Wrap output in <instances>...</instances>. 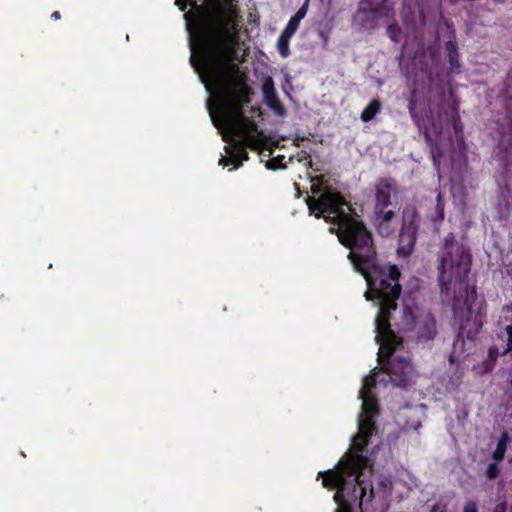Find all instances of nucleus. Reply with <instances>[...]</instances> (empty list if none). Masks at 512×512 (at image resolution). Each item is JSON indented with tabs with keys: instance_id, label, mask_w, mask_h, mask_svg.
Segmentation results:
<instances>
[{
	"instance_id": "obj_21",
	"label": "nucleus",
	"mask_w": 512,
	"mask_h": 512,
	"mask_svg": "<svg viewBox=\"0 0 512 512\" xmlns=\"http://www.w3.org/2000/svg\"><path fill=\"white\" fill-rule=\"evenodd\" d=\"M506 333L508 336L506 353H511L512 356V325L506 327Z\"/></svg>"
},
{
	"instance_id": "obj_7",
	"label": "nucleus",
	"mask_w": 512,
	"mask_h": 512,
	"mask_svg": "<svg viewBox=\"0 0 512 512\" xmlns=\"http://www.w3.org/2000/svg\"><path fill=\"white\" fill-rule=\"evenodd\" d=\"M416 212L413 208H408L403 212V227L399 236V246L397 253L401 256H408L413 250L416 239L415 226Z\"/></svg>"
},
{
	"instance_id": "obj_28",
	"label": "nucleus",
	"mask_w": 512,
	"mask_h": 512,
	"mask_svg": "<svg viewBox=\"0 0 512 512\" xmlns=\"http://www.w3.org/2000/svg\"><path fill=\"white\" fill-rule=\"evenodd\" d=\"M210 2H211L212 4H217V5H219V4H220V2H219L218 0H210Z\"/></svg>"
},
{
	"instance_id": "obj_10",
	"label": "nucleus",
	"mask_w": 512,
	"mask_h": 512,
	"mask_svg": "<svg viewBox=\"0 0 512 512\" xmlns=\"http://www.w3.org/2000/svg\"><path fill=\"white\" fill-rule=\"evenodd\" d=\"M394 216L392 210L382 211L381 209H376L374 221L378 232L382 236H389L394 232L396 228L393 221Z\"/></svg>"
},
{
	"instance_id": "obj_3",
	"label": "nucleus",
	"mask_w": 512,
	"mask_h": 512,
	"mask_svg": "<svg viewBox=\"0 0 512 512\" xmlns=\"http://www.w3.org/2000/svg\"><path fill=\"white\" fill-rule=\"evenodd\" d=\"M471 255L465 245L446 238L440 254L439 282L444 301H452L455 318L460 322L461 336L473 337L482 326L480 314L474 313L476 290L465 279L470 271Z\"/></svg>"
},
{
	"instance_id": "obj_11",
	"label": "nucleus",
	"mask_w": 512,
	"mask_h": 512,
	"mask_svg": "<svg viewBox=\"0 0 512 512\" xmlns=\"http://www.w3.org/2000/svg\"><path fill=\"white\" fill-rule=\"evenodd\" d=\"M452 38L446 41L445 50L447 52L448 61L450 64V69L453 72L459 73L461 64L459 59V53L457 49V43L455 41V33L452 31Z\"/></svg>"
},
{
	"instance_id": "obj_1",
	"label": "nucleus",
	"mask_w": 512,
	"mask_h": 512,
	"mask_svg": "<svg viewBox=\"0 0 512 512\" xmlns=\"http://www.w3.org/2000/svg\"><path fill=\"white\" fill-rule=\"evenodd\" d=\"M308 208L316 217L323 216L333 222L331 233L350 249L349 259L354 268L365 278L368 289L365 298L378 307L375 319V340L379 344L378 361L384 365L390 381L405 387L413 381L414 370L404 357L394 356L401 346V339L387 324V307L400 291V272L396 265L381 267L376 264L371 234L361 221L350 214V206L338 193L325 190L317 199L308 198Z\"/></svg>"
},
{
	"instance_id": "obj_19",
	"label": "nucleus",
	"mask_w": 512,
	"mask_h": 512,
	"mask_svg": "<svg viewBox=\"0 0 512 512\" xmlns=\"http://www.w3.org/2000/svg\"><path fill=\"white\" fill-rule=\"evenodd\" d=\"M300 25V22L294 19L293 17L290 18L288 21L286 27L283 29L282 33L287 34L289 36H293L294 33L297 31L298 27Z\"/></svg>"
},
{
	"instance_id": "obj_13",
	"label": "nucleus",
	"mask_w": 512,
	"mask_h": 512,
	"mask_svg": "<svg viewBox=\"0 0 512 512\" xmlns=\"http://www.w3.org/2000/svg\"><path fill=\"white\" fill-rule=\"evenodd\" d=\"M432 158L435 167L440 170L442 160L452 157L453 152L446 150L445 148H439L438 146H432L431 148Z\"/></svg>"
},
{
	"instance_id": "obj_15",
	"label": "nucleus",
	"mask_w": 512,
	"mask_h": 512,
	"mask_svg": "<svg viewBox=\"0 0 512 512\" xmlns=\"http://www.w3.org/2000/svg\"><path fill=\"white\" fill-rule=\"evenodd\" d=\"M508 441V435L506 433L502 434L501 438L498 441L497 447L493 453V458L496 461H501L503 459L506 452Z\"/></svg>"
},
{
	"instance_id": "obj_27",
	"label": "nucleus",
	"mask_w": 512,
	"mask_h": 512,
	"mask_svg": "<svg viewBox=\"0 0 512 512\" xmlns=\"http://www.w3.org/2000/svg\"><path fill=\"white\" fill-rule=\"evenodd\" d=\"M51 18H52L53 20H58V19H60V18H61V14H60V12H59V11H54V12L51 14Z\"/></svg>"
},
{
	"instance_id": "obj_29",
	"label": "nucleus",
	"mask_w": 512,
	"mask_h": 512,
	"mask_svg": "<svg viewBox=\"0 0 512 512\" xmlns=\"http://www.w3.org/2000/svg\"><path fill=\"white\" fill-rule=\"evenodd\" d=\"M456 132H458V130H456ZM456 137H457V138H460V136H459V134H458V133H456Z\"/></svg>"
},
{
	"instance_id": "obj_12",
	"label": "nucleus",
	"mask_w": 512,
	"mask_h": 512,
	"mask_svg": "<svg viewBox=\"0 0 512 512\" xmlns=\"http://www.w3.org/2000/svg\"><path fill=\"white\" fill-rule=\"evenodd\" d=\"M382 103L379 99H372L370 103L366 106V108L361 113V120L363 122H368L372 120L377 113L381 110Z\"/></svg>"
},
{
	"instance_id": "obj_14",
	"label": "nucleus",
	"mask_w": 512,
	"mask_h": 512,
	"mask_svg": "<svg viewBox=\"0 0 512 512\" xmlns=\"http://www.w3.org/2000/svg\"><path fill=\"white\" fill-rule=\"evenodd\" d=\"M291 37L292 36H289V35L281 32V34L277 40L278 52L282 58H287L290 55L289 41H290Z\"/></svg>"
},
{
	"instance_id": "obj_9",
	"label": "nucleus",
	"mask_w": 512,
	"mask_h": 512,
	"mask_svg": "<svg viewBox=\"0 0 512 512\" xmlns=\"http://www.w3.org/2000/svg\"><path fill=\"white\" fill-rule=\"evenodd\" d=\"M395 191V183L392 180H381L376 188V209L388 206Z\"/></svg>"
},
{
	"instance_id": "obj_25",
	"label": "nucleus",
	"mask_w": 512,
	"mask_h": 512,
	"mask_svg": "<svg viewBox=\"0 0 512 512\" xmlns=\"http://www.w3.org/2000/svg\"><path fill=\"white\" fill-rule=\"evenodd\" d=\"M443 209H444V206H443V203L441 201V195L438 194V196H437V211H438L439 216H440L441 219L443 218Z\"/></svg>"
},
{
	"instance_id": "obj_8",
	"label": "nucleus",
	"mask_w": 512,
	"mask_h": 512,
	"mask_svg": "<svg viewBox=\"0 0 512 512\" xmlns=\"http://www.w3.org/2000/svg\"><path fill=\"white\" fill-rule=\"evenodd\" d=\"M262 93L265 104L273 110L277 116L283 117L286 114V109L278 98L272 77L265 78L262 84Z\"/></svg>"
},
{
	"instance_id": "obj_18",
	"label": "nucleus",
	"mask_w": 512,
	"mask_h": 512,
	"mask_svg": "<svg viewBox=\"0 0 512 512\" xmlns=\"http://www.w3.org/2000/svg\"><path fill=\"white\" fill-rule=\"evenodd\" d=\"M450 115H451V128L457 129L461 128V121L458 113V109L456 105H449Z\"/></svg>"
},
{
	"instance_id": "obj_6",
	"label": "nucleus",
	"mask_w": 512,
	"mask_h": 512,
	"mask_svg": "<svg viewBox=\"0 0 512 512\" xmlns=\"http://www.w3.org/2000/svg\"><path fill=\"white\" fill-rule=\"evenodd\" d=\"M399 294L391 299V307H387L386 315H387V324L389 325V329L392 326L397 328L399 331H410L416 325H419V338L423 340H430L436 334V323L434 318L429 313H417V307H412L408 304H404L402 309L399 310L396 304V300L400 296Z\"/></svg>"
},
{
	"instance_id": "obj_24",
	"label": "nucleus",
	"mask_w": 512,
	"mask_h": 512,
	"mask_svg": "<svg viewBox=\"0 0 512 512\" xmlns=\"http://www.w3.org/2000/svg\"><path fill=\"white\" fill-rule=\"evenodd\" d=\"M425 137L427 140H431L433 137L438 138L439 130H436V129L426 130Z\"/></svg>"
},
{
	"instance_id": "obj_16",
	"label": "nucleus",
	"mask_w": 512,
	"mask_h": 512,
	"mask_svg": "<svg viewBox=\"0 0 512 512\" xmlns=\"http://www.w3.org/2000/svg\"><path fill=\"white\" fill-rule=\"evenodd\" d=\"M464 340L463 338H457L453 344V351L449 356L450 363H458L461 360V352L463 350Z\"/></svg>"
},
{
	"instance_id": "obj_22",
	"label": "nucleus",
	"mask_w": 512,
	"mask_h": 512,
	"mask_svg": "<svg viewBox=\"0 0 512 512\" xmlns=\"http://www.w3.org/2000/svg\"><path fill=\"white\" fill-rule=\"evenodd\" d=\"M306 13H307L306 5H303L301 8H299V10L292 17L300 22L305 17Z\"/></svg>"
},
{
	"instance_id": "obj_2",
	"label": "nucleus",
	"mask_w": 512,
	"mask_h": 512,
	"mask_svg": "<svg viewBox=\"0 0 512 512\" xmlns=\"http://www.w3.org/2000/svg\"><path fill=\"white\" fill-rule=\"evenodd\" d=\"M236 33L232 32L231 38L217 40L212 47L205 46L199 60L191 56L190 61L210 95L230 98L207 99L206 107L215 128H258L256 124L244 123L246 117L240 103L249 102V87L242 79L228 76L226 71L227 65L237 58Z\"/></svg>"
},
{
	"instance_id": "obj_20",
	"label": "nucleus",
	"mask_w": 512,
	"mask_h": 512,
	"mask_svg": "<svg viewBox=\"0 0 512 512\" xmlns=\"http://www.w3.org/2000/svg\"><path fill=\"white\" fill-rule=\"evenodd\" d=\"M498 474V467H497V464H490L488 467H487V470H486V475L489 479H493L497 476Z\"/></svg>"
},
{
	"instance_id": "obj_26",
	"label": "nucleus",
	"mask_w": 512,
	"mask_h": 512,
	"mask_svg": "<svg viewBox=\"0 0 512 512\" xmlns=\"http://www.w3.org/2000/svg\"><path fill=\"white\" fill-rule=\"evenodd\" d=\"M490 370V365L487 362L483 363V367L477 371L478 374L486 373Z\"/></svg>"
},
{
	"instance_id": "obj_17",
	"label": "nucleus",
	"mask_w": 512,
	"mask_h": 512,
	"mask_svg": "<svg viewBox=\"0 0 512 512\" xmlns=\"http://www.w3.org/2000/svg\"><path fill=\"white\" fill-rule=\"evenodd\" d=\"M387 33L393 42H399L401 36V29L397 24H390L387 27Z\"/></svg>"
},
{
	"instance_id": "obj_5",
	"label": "nucleus",
	"mask_w": 512,
	"mask_h": 512,
	"mask_svg": "<svg viewBox=\"0 0 512 512\" xmlns=\"http://www.w3.org/2000/svg\"><path fill=\"white\" fill-rule=\"evenodd\" d=\"M225 144V155L221 156L218 164L226 167L233 165L230 170L239 168L248 159L247 148L257 150L261 156V162L270 170L286 167L283 162L285 157L275 154L274 144L264 130H220Z\"/></svg>"
},
{
	"instance_id": "obj_4",
	"label": "nucleus",
	"mask_w": 512,
	"mask_h": 512,
	"mask_svg": "<svg viewBox=\"0 0 512 512\" xmlns=\"http://www.w3.org/2000/svg\"><path fill=\"white\" fill-rule=\"evenodd\" d=\"M219 5L204 0L198 5L195 0H175L179 10L185 12L190 5L191 9L184 14L190 31L196 33V39H190V48L194 58L196 46L198 56L204 47H212L217 40L231 38L232 32H237L238 11L234 5L235 0H218Z\"/></svg>"
},
{
	"instance_id": "obj_23",
	"label": "nucleus",
	"mask_w": 512,
	"mask_h": 512,
	"mask_svg": "<svg viewBox=\"0 0 512 512\" xmlns=\"http://www.w3.org/2000/svg\"><path fill=\"white\" fill-rule=\"evenodd\" d=\"M464 512H478L476 504L472 501H469L464 506Z\"/></svg>"
}]
</instances>
